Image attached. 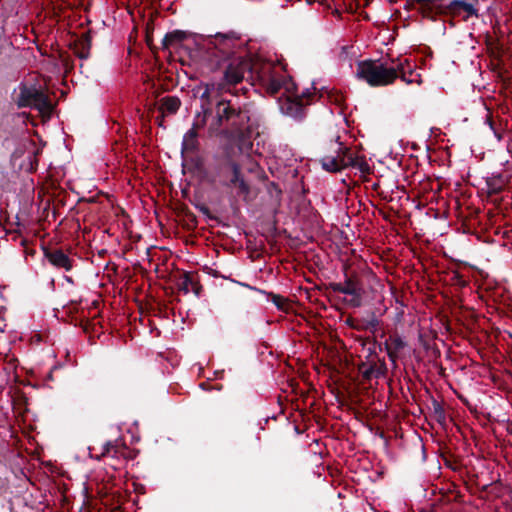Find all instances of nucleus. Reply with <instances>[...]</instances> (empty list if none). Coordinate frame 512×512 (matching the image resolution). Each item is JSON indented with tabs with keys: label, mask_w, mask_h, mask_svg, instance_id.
<instances>
[{
	"label": "nucleus",
	"mask_w": 512,
	"mask_h": 512,
	"mask_svg": "<svg viewBox=\"0 0 512 512\" xmlns=\"http://www.w3.org/2000/svg\"><path fill=\"white\" fill-rule=\"evenodd\" d=\"M214 116L208 127L209 137H223L244 141L249 132V112L236 107L230 100L220 99L215 104Z\"/></svg>",
	"instance_id": "nucleus-1"
},
{
	"label": "nucleus",
	"mask_w": 512,
	"mask_h": 512,
	"mask_svg": "<svg viewBox=\"0 0 512 512\" xmlns=\"http://www.w3.org/2000/svg\"><path fill=\"white\" fill-rule=\"evenodd\" d=\"M355 73L358 79L372 87L387 86L397 78H401L406 83L413 82L409 78L413 74V67L407 59L392 66L370 59L359 61Z\"/></svg>",
	"instance_id": "nucleus-2"
},
{
	"label": "nucleus",
	"mask_w": 512,
	"mask_h": 512,
	"mask_svg": "<svg viewBox=\"0 0 512 512\" xmlns=\"http://www.w3.org/2000/svg\"><path fill=\"white\" fill-rule=\"evenodd\" d=\"M19 93L14 98L18 108H32L39 111L43 116H50L54 110L51 99L35 85L21 83L18 87Z\"/></svg>",
	"instance_id": "nucleus-3"
},
{
	"label": "nucleus",
	"mask_w": 512,
	"mask_h": 512,
	"mask_svg": "<svg viewBox=\"0 0 512 512\" xmlns=\"http://www.w3.org/2000/svg\"><path fill=\"white\" fill-rule=\"evenodd\" d=\"M252 69L253 67L249 60L241 57L233 59L225 67L223 79L217 85V92H228L236 95L237 90H233L232 87L241 83L245 73L251 72Z\"/></svg>",
	"instance_id": "nucleus-4"
},
{
	"label": "nucleus",
	"mask_w": 512,
	"mask_h": 512,
	"mask_svg": "<svg viewBox=\"0 0 512 512\" xmlns=\"http://www.w3.org/2000/svg\"><path fill=\"white\" fill-rule=\"evenodd\" d=\"M240 168L241 165L227 151L217 154L209 165L210 182H218L224 186L225 180H229L232 175L238 173Z\"/></svg>",
	"instance_id": "nucleus-5"
},
{
	"label": "nucleus",
	"mask_w": 512,
	"mask_h": 512,
	"mask_svg": "<svg viewBox=\"0 0 512 512\" xmlns=\"http://www.w3.org/2000/svg\"><path fill=\"white\" fill-rule=\"evenodd\" d=\"M344 283L330 282L326 285V290L351 296L345 300L346 304L353 308L362 306L363 287L357 275H348L345 273Z\"/></svg>",
	"instance_id": "nucleus-6"
},
{
	"label": "nucleus",
	"mask_w": 512,
	"mask_h": 512,
	"mask_svg": "<svg viewBox=\"0 0 512 512\" xmlns=\"http://www.w3.org/2000/svg\"><path fill=\"white\" fill-rule=\"evenodd\" d=\"M314 97L309 89L302 91L300 95L292 94L280 101V110L283 114L301 121L306 116V106L309 105Z\"/></svg>",
	"instance_id": "nucleus-7"
},
{
	"label": "nucleus",
	"mask_w": 512,
	"mask_h": 512,
	"mask_svg": "<svg viewBox=\"0 0 512 512\" xmlns=\"http://www.w3.org/2000/svg\"><path fill=\"white\" fill-rule=\"evenodd\" d=\"M357 368L363 382L383 377L387 371L385 360L380 359L372 348H369L367 361L359 363Z\"/></svg>",
	"instance_id": "nucleus-8"
},
{
	"label": "nucleus",
	"mask_w": 512,
	"mask_h": 512,
	"mask_svg": "<svg viewBox=\"0 0 512 512\" xmlns=\"http://www.w3.org/2000/svg\"><path fill=\"white\" fill-rule=\"evenodd\" d=\"M223 187L227 189L234 187L236 189L235 193L231 191L228 194L229 203L232 209H238V198L242 199L244 202H250L252 200L251 187L244 179L241 169L238 170V173L232 175L229 180H225Z\"/></svg>",
	"instance_id": "nucleus-9"
},
{
	"label": "nucleus",
	"mask_w": 512,
	"mask_h": 512,
	"mask_svg": "<svg viewBox=\"0 0 512 512\" xmlns=\"http://www.w3.org/2000/svg\"><path fill=\"white\" fill-rule=\"evenodd\" d=\"M260 80L262 86L271 96L277 95L282 89L287 93H291L292 88H295V84L291 79L282 74L272 72L270 66L267 67V71H263L260 75Z\"/></svg>",
	"instance_id": "nucleus-10"
},
{
	"label": "nucleus",
	"mask_w": 512,
	"mask_h": 512,
	"mask_svg": "<svg viewBox=\"0 0 512 512\" xmlns=\"http://www.w3.org/2000/svg\"><path fill=\"white\" fill-rule=\"evenodd\" d=\"M336 145L335 155H326L320 160L323 169L328 172H339L347 168L346 156H348L349 148L343 146L342 143H336Z\"/></svg>",
	"instance_id": "nucleus-11"
},
{
	"label": "nucleus",
	"mask_w": 512,
	"mask_h": 512,
	"mask_svg": "<svg viewBox=\"0 0 512 512\" xmlns=\"http://www.w3.org/2000/svg\"><path fill=\"white\" fill-rule=\"evenodd\" d=\"M241 35L235 31H228L226 33H217L214 36L212 43L217 49L228 58L232 53V49L235 47V43L240 40Z\"/></svg>",
	"instance_id": "nucleus-12"
},
{
	"label": "nucleus",
	"mask_w": 512,
	"mask_h": 512,
	"mask_svg": "<svg viewBox=\"0 0 512 512\" xmlns=\"http://www.w3.org/2000/svg\"><path fill=\"white\" fill-rule=\"evenodd\" d=\"M44 256L57 269L70 271L73 268V260L61 249L44 248Z\"/></svg>",
	"instance_id": "nucleus-13"
},
{
	"label": "nucleus",
	"mask_w": 512,
	"mask_h": 512,
	"mask_svg": "<svg viewBox=\"0 0 512 512\" xmlns=\"http://www.w3.org/2000/svg\"><path fill=\"white\" fill-rule=\"evenodd\" d=\"M406 342L398 334H391L384 343H379V349L387 352L388 358L394 364L399 358V353L406 347Z\"/></svg>",
	"instance_id": "nucleus-14"
},
{
	"label": "nucleus",
	"mask_w": 512,
	"mask_h": 512,
	"mask_svg": "<svg viewBox=\"0 0 512 512\" xmlns=\"http://www.w3.org/2000/svg\"><path fill=\"white\" fill-rule=\"evenodd\" d=\"M91 46L92 37L90 31L84 32L70 44V48L80 59H87L89 57Z\"/></svg>",
	"instance_id": "nucleus-15"
},
{
	"label": "nucleus",
	"mask_w": 512,
	"mask_h": 512,
	"mask_svg": "<svg viewBox=\"0 0 512 512\" xmlns=\"http://www.w3.org/2000/svg\"><path fill=\"white\" fill-rule=\"evenodd\" d=\"M177 285L179 290L184 294H188L190 292V288L196 296H200L202 291L201 284L190 272H184L181 275Z\"/></svg>",
	"instance_id": "nucleus-16"
},
{
	"label": "nucleus",
	"mask_w": 512,
	"mask_h": 512,
	"mask_svg": "<svg viewBox=\"0 0 512 512\" xmlns=\"http://www.w3.org/2000/svg\"><path fill=\"white\" fill-rule=\"evenodd\" d=\"M485 123L489 126L497 140H502L504 132L506 130V122H504L498 116L495 117L492 112L487 110Z\"/></svg>",
	"instance_id": "nucleus-17"
},
{
	"label": "nucleus",
	"mask_w": 512,
	"mask_h": 512,
	"mask_svg": "<svg viewBox=\"0 0 512 512\" xmlns=\"http://www.w3.org/2000/svg\"><path fill=\"white\" fill-rule=\"evenodd\" d=\"M199 134L194 133L193 130H188L182 140L181 153H196L199 150L200 143L198 141Z\"/></svg>",
	"instance_id": "nucleus-18"
},
{
	"label": "nucleus",
	"mask_w": 512,
	"mask_h": 512,
	"mask_svg": "<svg viewBox=\"0 0 512 512\" xmlns=\"http://www.w3.org/2000/svg\"><path fill=\"white\" fill-rule=\"evenodd\" d=\"M347 167L358 169L361 173L369 174L371 172L370 165L367 163L364 157L354 155L349 148L348 156H346Z\"/></svg>",
	"instance_id": "nucleus-19"
},
{
	"label": "nucleus",
	"mask_w": 512,
	"mask_h": 512,
	"mask_svg": "<svg viewBox=\"0 0 512 512\" xmlns=\"http://www.w3.org/2000/svg\"><path fill=\"white\" fill-rule=\"evenodd\" d=\"M181 107V100L177 96H165L160 100L159 110L174 115Z\"/></svg>",
	"instance_id": "nucleus-20"
},
{
	"label": "nucleus",
	"mask_w": 512,
	"mask_h": 512,
	"mask_svg": "<svg viewBox=\"0 0 512 512\" xmlns=\"http://www.w3.org/2000/svg\"><path fill=\"white\" fill-rule=\"evenodd\" d=\"M191 33L182 30H174L172 32L167 33L162 40V47L164 49L170 48L172 45L181 43L186 40Z\"/></svg>",
	"instance_id": "nucleus-21"
},
{
	"label": "nucleus",
	"mask_w": 512,
	"mask_h": 512,
	"mask_svg": "<svg viewBox=\"0 0 512 512\" xmlns=\"http://www.w3.org/2000/svg\"><path fill=\"white\" fill-rule=\"evenodd\" d=\"M212 112L213 110H209L207 106L203 107V111H197L189 130H193L194 133H198L199 130L206 126L207 120L212 115Z\"/></svg>",
	"instance_id": "nucleus-22"
},
{
	"label": "nucleus",
	"mask_w": 512,
	"mask_h": 512,
	"mask_svg": "<svg viewBox=\"0 0 512 512\" xmlns=\"http://www.w3.org/2000/svg\"><path fill=\"white\" fill-rule=\"evenodd\" d=\"M380 325L376 313L372 311L367 318L359 319L358 331H370L374 333Z\"/></svg>",
	"instance_id": "nucleus-23"
},
{
	"label": "nucleus",
	"mask_w": 512,
	"mask_h": 512,
	"mask_svg": "<svg viewBox=\"0 0 512 512\" xmlns=\"http://www.w3.org/2000/svg\"><path fill=\"white\" fill-rule=\"evenodd\" d=\"M320 98H324L326 97V99L332 103V104H335L339 107L343 106L344 102H345V97L344 95L335 90V89H328L326 88L325 90H321L320 92Z\"/></svg>",
	"instance_id": "nucleus-24"
},
{
	"label": "nucleus",
	"mask_w": 512,
	"mask_h": 512,
	"mask_svg": "<svg viewBox=\"0 0 512 512\" xmlns=\"http://www.w3.org/2000/svg\"><path fill=\"white\" fill-rule=\"evenodd\" d=\"M71 322L74 323L75 326L81 327L86 334H92L96 331V324L86 316L82 318H72Z\"/></svg>",
	"instance_id": "nucleus-25"
},
{
	"label": "nucleus",
	"mask_w": 512,
	"mask_h": 512,
	"mask_svg": "<svg viewBox=\"0 0 512 512\" xmlns=\"http://www.w3.org/2000/svg\"><path fill=\"white\" fill-rule=\"evenodd\" d=\"M432 411L433 417L439 424H444L446 422V412L441 402L436 399L432 400Z\"/></svg>",
	"instance_id": "nucleus-26"
},
{
	"label": "nucleus",
	"mask_w": 512,
	"mask_h": 512,
	"mask_svg": "<svg viewBox=\"0 0 512 512\" xmlns=\"http://www.w3.org/2000/svg\"><path fill=\"white\" fill-rule=\"evenodd\" d=\"M215 88V84H207L204 92L200 96V111H203V107L207 106L209 110H212L211 94Z\"/></svg>",
	"instance_id": "nucleus-27"
},
{
	"label": "nucleus",
	"mask_w": 512,
	"mask_h": 512,
	"mask_svg": "<svg viewBox=\"0 0 512 512\" xmlns=\"http://www.w3.org/2000/svg\"><path fill=\"white\" fill-rule=\"evenodd\" d=\"M486 183L490 194H498L504 185L501 176L488 178Z\"/></svg>",
	"instance_id": "nucleus-28"
},
{
	"label": "nucleus",
	"mask_w": 512,
	"mask_h": 512,
	"mask_svg": "<svg viewBox=\"0 0 512 512\" xmlns=\"http://www.w3.org/2000/svg\"><path fill=\"white\" fill-rule=\"evenodd\" d=\"M118 441H107L103 444L102 456H115L118 453Z\"/></svg>",
	"instance_id": "nucleus-29"
},
{
	"label": "nucleus",
	"mask_w": 512,
	"mask_h": 512,
	"mask_svg": "<svg viewBox=\"0 0 512 512\" xmlns=\"http://www.w3.org/2000/svg\"><path fill=\"white\" fill-rule=\"evenodd\" d=\"M464 2L465 1H462V0H453L448 5V9L450 10V12H452L454 14H458L459 10H462Z\"/></svg>",
	"instance_id": "nucleus-30"
},
{
	"label": "nucleus",
	"mask_w": 512,
	"mask_h": 512,
	"mask_svg": "<svg viewBox=\"0 0 512 512\" xmlns=\"http://www.w3.org/2000/svg\"><path fill=\"white\" fill-rule=\"evenodd\" d=\"M272 302L277 306V308L284 309L287 300L281 295L272 294Z\"/></svg>",
	"instance_id": "nucleus-31"
},
{
	"label": "nucleus",
	"mask_w": 512,
	"mask_h": 512,
	"mask_svg": "<svg viewBox=\"0 0 512 512\" xmlns=\"http://www.w3.org/2000/svg\"><path fill=\"white\" fill-rule=\"evenodd\" d=\"M462 10H464L469 16H477V9L470 3L464 2Z\"/></svg>",
	"instance_id": "nucleus-32"
},
{
	"label": "nucleus",
	"mask_w": 512,
	"mask_h": 512,
	"mask_svg": "<svg viewBox=\"0 0 512 512\" xmlns=\"http://www.w3.org/2000/svg\"><path fill=\"white\" fill-rule=\"evenodd\" d=\"M196 208L204 215H206L209 219H216L215 216H213L211 214V211L209 209V207L205 204H199V205H196Z\"/></svg>",
	"instance_id": "nucleus-33"
},
{
	"label": "nucleus",
	"mask_w": 512,
	"mask_h": 512,
	"mask_svg": "<svg viewBox=\"0 0 512 512\" xmlns=\"http://www.w3.org/2000/svg\"><path fill=\"white\" fill-rule=\"evenodd\" d=\"M345 323L347 326H349L350 328L354 329V330H357L358 331V327H359V319L357 318H353V317H348L346 320H345Z\"/></svg>",
	"instance_id": "nucleus-34"
},
{
	"label": "nucleus",
	"mask_w": 512,
	"mask_h": 512,
	"mask_svg": "<svg viewBox=\"0 0 512 512\" xmlns=\"http://www.w3.org/2000/svg\"><path fill=\"white\" fill-rule=\"evenodd\" d=\"M165 114H166L165 112L160 111V114L155 119L157 125L160 126V127H163V128L165 127L164 126Z\"/></svg>",
	"instance_id": "nucleus-35"
},
{
	"label": "nucleus",
	"mask_w": 512,
	"mask_h": 512,
	"mask_svg": "<svg viewBox=\"0 0 512 512\" xmlns=\"http://www.w3.org/2000/svg\"><path fill=\"white\" fill-rule=\"evenodd\" d=\"M67 313L72 314L77 312V304L71 303L69 306L66 307Z\"/></svg>",
	"instance_id": "nucleus-36"
},
{
	"label": "nucleus",
	"mask_w": 512,
	"mask_h": 512,
	"mask_svg": "<svg viewBox=\"0 0 512 512\" xmlns=\"http://www.w3.org/2000/svg\"><path fill=\"white\" fill-rule=\"evenodd\" d=\"M156 107H157V103L156 102L151 103L149 105V107H148L149 113H153L156 110Z\"/></svg>",
	"instance_id": "nucleus-37"
},
{
	"label": "nucleus",
	"mask_w": 512,
	"mask_h": 512,
	"mask_svg": "<svg viewBox=\"0 0 512 512\" xmlns=\"http://www.w3.org/2000/svg\"><path fill=\"white\" fill-rule=\"evenodd\" d=\"M455 278H457L458 282L462 285H465L466 282L462 279V276L459 273L455 274Z\"/></svg>",
	"instance_id": "nucleus-38"
},
{
	"label": "nucleus",
	"mask_w": 512,
	"mask_h": 512,
	"mask_svg": "<svg viewBox=\"0 0 512 512\" xmlns=\"http://www.w3.org/2000/svg\"><path fill=\"white\" fill-rule=\"evenodd\" d=\"M380 188V184L378 182L372 184V189L374 191H378Z\"/></svg>",
	"instance_id": "nucleus-39"
},
{
	"label": "nucleus",
	"mask_w": 512,
	"mask_h": 512,
	"mask_svg": "<svg viewBox=\"0 0 512 512\" xmlns=\"http://www.w3.org/2000/svg\"><path fill=\"white\" fill-rule=\"evenodd\" d=\"M146 42H147V44L149 46L151 45L152 39H151V36L149 34H147V36H146Z\"/></svg>",
	"instance_id": "nucleus-40"
},
{
	"label": "nucleus",
	"mask_w": 512,
	"mask_h": 512,
	"mask_svg": "<svg viewBox=\"0 0 512 512\" xmlns=\"http://www.w3.org/2000/svg\"><path fill=\"white\" fill-rule=\"evenodd\" d=\"M418 3H423V0H416Z\"/></svg>",
	"instance_id": "nucleus-41"
}]
</instances>
